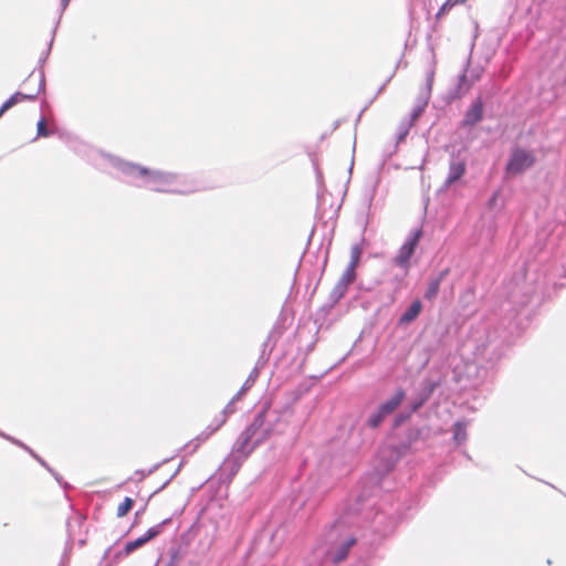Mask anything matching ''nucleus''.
I'll use <instances>...</instances> for the list:
<instances>
[{"mask_svg":"<svg viewBox=\"0 0 566 566\" xmlns=\"http://www.w3.org/2000/svg\"><path fill=\"white\" fill-rule=\"evenodd\" d=\"M266 412L268 409L260 411L253 419L252 423L243 431L240 437L239 451L248 455L256 446L270 437L272 427L270 424H265Z\"/></svg>","mask_w":566,"mask_h":566,"instance_id":"obj_1","label":"nucleus"},{"mask_svg":"<svg viewBox=\"0 0 566 566\" xmlns=\"http://www.w3.org/2000/svg\"><path fill=\"white\" fill-rule=\"evenodd\" d=\"M25 83H32L30 92H15L1 105L0 114H4L8 109L18 104L34 101L44 88V76L40 71L31 72Z\"/></svg>","mask_w":566,"mask_h":566,"instance_id":"obj_2","label":"nucleus"},{"mask_svg":"<svg viewBox=\"0 0 566 566\" xmlns=\"http://www.w3.org/2000/svg\"><path fill=\"white\" fill-rule=\"evenodd\" d=\"M535 156L531 150L516 147L512 150L505 171L510 176L523 174L535 164Z\"/></svg>","mask_w":566,"mask_h":566,"instance_id":"obj_3","label":"nucleus"},{"mask_svg":"<svg viewBox=\"0 0 566 566\" xmlns=\"http://www.w3.org/2000/svg\"><path fill=\"white\" fill-rule=\"evenodd\" d=\"M421 238V231H415L407 241L401 245L397 255L394 259L396 265L405 269L406 271L410 268V259L415 253V250Z\"/></svg>","mask_w":566,"mask_h":566,"instance_id":"obj_4","label":"nucleus"},{"mask_svg":"<svg viewBox=\"0 0 566 566\" xmlns=\"http://www.w3.org/2000/svg\"><path fill=\"white\" fill-rule=\"evenodd\" d=\"M133 172L140 177H147L148 181L154 185L156 191H163L165 186L172 182L174 176L158 170H149L139 166L133 168Z\"/></svg>","mask_w":566,"mask_h":566,"instance_id":"obj_5","label":"nucleus"},{"mask_svg":"<svg viewBox=\"0 0 566 566\" xmlns=\"http://www.w3.org/2000/svg\"><path fill=\"white\" fill-rule=\"evenodd\" d=\"M159 533H160L159 525L150 527L144 536L138 537L135 541H130L125 544V547H124L125 554L129 555L130 553H133L134 551H136L137 548L142 547L147 542H149L150 539L156 537Z\"/></svg>","mask_w":566,"mask_h":566,"instance_id":"obj_6","label":"nucleus"},{"mask_svg":"<svg viewBox=\"0 0 566 566\" xmlns=\"http://www.w3.org/2000/svg\"><path fill=\"white\" fill-rule=\"evenodd\" d=\"M483 104L481 99H476L465 113L463 125L473 126L482 120Z\"/></svg>","mask_w":566,"mask_h":566,"instance_id":"obj_7","label":"nucleus"},{"mask_svg":"<svg viewBox=\"0 0 566 566\" xmlns=\"http://www.w3.org/2000/svg\"><path fill=\"white\" fill-rule=\"evenodd\" d=\"M356 544V538L354 536H349L337 547L335 552H329L331 559L338 564L347 558L350 548Z\"/></svg>","mask_w":566,"mask_h":566,"instance_id":"obj_8","label":"nucleus"},{"mask_svg":"<svg viewBox=\"0 0 566 566\" xmlns=\"http://www.w3.org/2000/svg\"><path fill=\"white\" fill-rule=\"evenodd\" d=\"M467 171V165L464 160L452 161L449 167V174L446 179V187H450L458 181Z\"/></svg>","mask_w":566,"mask_h":566,"instance_id":"obj_9","label":"nucleus"},{"mask_svg":"<svg viewBox=\"0 0 566 566\" xmlns=\"http://www.w3.org/2000/svg\"><path fill=\"white\" fill-rule=\"evenodd\" d=\"M422 311V303L420 300H415L410 306L405 311V313L399 318L400 325H407L413 322Z\"/></svg>","mask_w":566,"mask_h":566,"instance_id":"obj_10","label":"nucleus"},{"mask_svg":"<svg viewBox=\"0 0 566 566\" xmlns=\"http://www.w3.org/2000/svg\"><path fill=\"white\" fill-rule=\"evenodd\" d=\"M405 399V391L398 390L389 400L381 403L379 406V410L385 415L386 417L395 411V409Z\"/></svg>","mask_w":566,"mask_h":566,"instance_id":"obj_11","label":"nucleus"},{"mask_svg":"<svg viewBox=\"0 0 566 566\" xmlns=\"http://www.w3.org/2000/svg\"><path fill=\"white\" fill-rule=\"evenodd\" d=\"M448 271H443L442 273H440V275L432 280L430 283H429V286L424 293V296L427 300H433L437 297L438 293H439V290H440V284L442 282V280L444 279V276L447 275Z\"/></svg>","mask_w":566,"mask_h":566,"instance_id":"obj_12","label":"nucleus"},{"mask_svg":"<svg viewBox=\"0 0 566 566\" xmlns=\"http://www.w3.org/2000/svg\"><path fill=\"white\" fill-rule=\"evenodd\" d=\"M356 280V268L347 265L344 273L342 274L338 287L345 291Z\"/></svg>","mask_w":566,"mask_h":566,"instance_id":"obj_13","label":"nucleus"},{"mask_svg":"<svg viewBox=\"0 0 566 566\" xmlns=\"http://www.w3.org/2000/svg\"><path fill=\"white\" fill-rule=\"evenodd\" d=\"M467 426L464 421H458L453 427V438L457 443L461 444L467 440Z\"/></svg>","mask_w":566,"mask_h":566,"instance_id":"obj_14","label":"nucleus"},{"mask_svg":"<svg viewBox=\"0 0 566 566\" xmlns=\"http://www.w3.org/2000/svg\"><path fill=\"white\" fill-rule=\"evenodd\" d=\"M134 505V500L132 497H125L124 501L117 506L116 515L117 517H124L128 514Z\"/></svg>","mask_w":566,"mask_h":566,"instance_id":"obj_15","label":"nucleus"},{"mask_svg":"<svg viewBox=\"0 0 566 566\" xmlns=\"http://www.w3.org/2000/svg\"><path fill=\"white\" fill-rule=\"evenodd\" d=\"M467 0H447L437 12L436 18L440 19L444 13L450 11L454 6L463 4Z\"/></svg>","mask_w":566,"mask_h":566,"instance_id":"obj_16","label":"nucleus"},{"mask_svg":"<svg viewBox=\"0 0 566 566\" xmlns=\"http://www.w3.org/2000/svg\"><path fill=\"white\" fill-rule=\"evenodd\" d=\"M361 253H363L361 248L358 244H354L350 248V262L348 265L357 269L359 261H360Z\"/></svg>","mask_w":566,"mask_h":566,"instance_id":"obj_17","label":"nucleus"},{"mask_svg":"<svg viewBox=\"0 0 566 566\" xmlns=\"http://www.w3.org/2000/svg\"><path fill=\"white\" fill-rule=\"evenodd\" d=\"M386 418L385 415L378 409L374 415H371L368 419V426L370 428H377Z\"/></svg>","mask_w":566,"mask_h":566,"instance_id":"obj_18","label":"nucleus"},{"mask_svg":"<svg viewBox=\"0 0 566 566\" xmlns=\"http://www.w3.org/2000/svg\"><path fill=\"white\" fill-rule=\"evenodd\" d=\"M36 135L38 137H49L51 135V132L49 130L44 118L38 122Z\"/></svg>","mask_w":566,"mask_h":566,"instance_id":"obj_19","label":"nucleus"},{"mask_svg":"<svg viewBox=\"0 0 566 566\" xmlns=\"http://www.w3.org/2000/svg\"><path fill=\"white\" fill-rule=\"evenodd\" d=\"M224 422H226V416L221 415V418L218 420L217 424L213 427L212 432L217 431Z\"/></svg>","mask_w":566,"mask_h":566,"instance_id":"obj_20","label":"nucleus"},{"mask_svg":"<svg viewBox=\"0 0 566 566\" xmlns=\"http://www.w3.org/2000/svg\"><path fill=\"white\" fill-rule=\"evenodd\" d=\"M31 88H32V83H25L24 82V86L21 90V92H30Z\"/></svg>","mask_w":566,"mask_h":566,"instance_id":"obj_21","label":"nucleus"},{"mask_svg":"<svg viewBox=\"0 0 566 566\" xmlns=\"http://www.w3.org/2000/svg\"><path fill=\"white\" fill-rule=\"evenodd\" d=\"M335 533H336V528H332V530H331V532L328 533V535H327V536H328V538H329L331 541H333V539H334V537H335V536H334V535H335Z\"/></svg>","mask_w":566,"mask_h":566,"instance_id":"obj_22","label":"nucleus"},{"mask_svg":"<svg viewBox=\"0 0 566 566\" xmlns=\"http://www.w3.org/2000/svg\"><path fill=\"white\" fill-rule=\"evenodd\" d=\"M176 564H177V560H176V557H174L168 566H176Z\"/></svg>","mask_w":566,"mask_h":566,"instance_id":"obj_23","label":"nucleus"},{"mask_svg":"<svg viewBox=\"0 0 566 566\" xmlns=\"http://www.w3.org/2000/svg\"><path fill=\"white\" fill-rule=\"evenodd\" d=\"M65 3H67L70 0H63Z\"/></svg>","mask_w":566,"mask_h":566,"instance_id":"obj_24","label":"nucleus"},{"mask_svg":"<svg viewBox=\"0 0 566 566\" xmlns=\"http://www.w3.org/2000/svg\"><path fill=\"white\" fill-rule=\"evenodd\" d=\"M3 114H0V117L2 116Z\"/></svg>","mask_w":566,"mask_h":566,"instance_id":"obj_25","label":"nucleus"}]
</instances>
